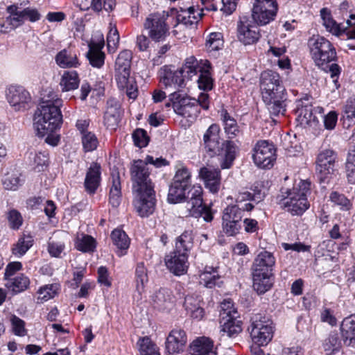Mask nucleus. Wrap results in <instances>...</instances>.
I'll return each mask as SVG.
<instances>
[{
    "label": "nucleus",
    "instance_id": "nucleus-1",
    "mask_svg": "<svg viewBox=\"0 0 355 355\" xmlns=\"http://www.w3.org/2000/svg\"><path fill=\"white\" fill-rule=\"evenodd\" d=\"M148 164L161 167L167 165L168 162L162 157L154 159L150 155H147L144 160L134 162L131 168L132 190L135 193L133 205L138 215L142 218L153 214L156 205L154 186L149 178Z\"/></svg>",
    "mask_w": 355,
    "mask_h": 355
},
{
    "label": "nucleus",
    "instance_id": "nucleus-2",
    "mask_svg": "<svg viewBox=\"0 0 355 355\" xmlns=\"http://www.w3.org/2000/svg\"><path fill=\"white\" fill-rule=\"evenodd\" d=\"M260 88L263 101L270 114H284L286 93L279 73L272 70L263 71L260 77Z\"/></svg>",
    "mask_w": 355,
    "mask_h": 355
},
{
    "label": "nucleus",
    "instance_id": "nucleus-3",
    "mask_svg": "<svg viewBox=\"0 0 355 355\" xmlns=\"http://www.w3.org/2000/svg\"><path fill=\"white\" fill-rule=\"evenodd\" d=\"M62 100L53 95L42 101L35 113L34 127L38 136L42 137L58 130L62 121L60 107Z\"/></svg>",
    "mask_w": 355,
    "mask_h": 355
},
{
    "label": "nucleus",
    "instance_id": "nucleus-4",
    "mask_svg": "<svg viewBox=\"0 0 355 355\" xmlns=\"http://www.w3.org/2000/svg\"><path fill=\"white\" fill-rule=\"evenodd\" d=\"M220 128L217 124H212L204 135L205 148L210 156H223L220 162L222 168H229L236 157V146L232 141L220 142Z\"/></svg>",
    "mask_w": 355,
    "mask_h": 355
},
{
    "label": "nucleus",
    "instance_id": "nucleus-5",
    "mask_svg": "<svg viewBox=\"0 0 355 355\" xmlns=\"http://www.w3.org/2000/svg\"><path fill=\"white\" fill-rule=\"evenodd\" d=\"M9 15L0 19V33H8L24 24L26 20L31 22L39 21L41 15L37 8L25 7V3H19L10 5L6 8Z\"/></svg>",
    "mask_w": 355,
    "mask_h": 355
},
{
    "label": "nucleus",
    "instance_id": "nucleus-6",
    "mask_svg": "<svg viewBox=\"0 0 355 355\" xmlns=\"http://www.w3.org/2000/svg\"><path fill=\"white\" fill-rule=\"evenodd\" d=\"M310 186L309 182L301 180L297 187L293 189H286L285 191L282 189L284 198L280 203L281 206L293 216L302 215L310 206L306 198L310 193Z\"/></svg>",
    "mask_w": 355,
    "mask_h": 355
},
{
    "label": "nucleus",
    "instance_id": "nucleus-7",
    "mask_svg": "<svg viewBox=\"0 0 355 355\" xmlns=\"http://www.w3.org/2000/svg\"><path fill=\"white\" fill-rule=\"evenodd\" d=\"M309 53L314 63L324 67L336 58V51L333 44L320 35H313L307 43Z\"/></svg>",
    "mask_w": 355,
    "mask_h": 355
},
{
    "label": "nucleus",
    "instance_id": "nucleus-8",
    "mask_svg": "<svg viewBox=\"0 0 355 355\" xmlns=\"http://www.w3.org/2000/svg\"><path fill=\"white\" fill-rule=\"evenodd\" d=\"M250 336L259 345H267L273 336L272 321L265 314L257 313L251 318Z\"/></svg>",
    "mask_w": 355,
    "mask_h": 355
},
{
    "label": "nucleus",
    "instance_id": "nucleus-9",
    "mask_svg": "<svg viewBox=\"0 0 355 355\" xmlns=\"http://www.w3.org/2000/svg\"><path fill=\"white\" fill-rule=\"evenodd\" d=\"M202 194V189L197 184L188 191L190 200L186 202V211L184 214L195 218L202 217L205 221L211 222L213 220V214L209 207L203 205Z\"/></svg>",
    "mask_w": 355,
    "mask_h": 355
},
{
    "label": "nucleus",
    "instance_id": "nucleus-10",
    "mask_svg": "<svg viewBox=\"0 0 355 355\" xmlns=\"http://www.w3.org/2000/svg\"><path fill=\"white\" fill-rule=\"evenodd\" d=\"M336 153L330 149L321 151L317 157L316 172L320 183L329 184L335 176Z\"/></svg>",
    "mask_w": 355,
    "mask_h": 355
},
{
    "label": "nucleus",
    "instance_id": "nucleus-11",
    "mask_svg": "<svg viewBox=\"0 0 355 355\" xmlns=\"http://www.w3.org/2000/svg\"><path fill=\"white\" fill-rule=\"evenodd\" d=\"M173 103L174 112L191 121L195 120L199 114L198 103L196 99L185 96L180 92H173L168 96Z\"/></svg>",
    "mask_w": 355,
    "mask_h": 355
},
{
    "label": "nucleus",
    "instance_id": "nucleus-12",
    "mask_svg": "<svg viewBox=\"0 0 355 355\" xmlns=\"http://www.w3.org/2000/svg\"><path fill=\"white\" fill-rule=\"evenodd\" d=\"M167 17L163 13H152L149 15L144 24L150 38L153 41L160 42L169 35V26L166 24Z\"/></svg>",
    "mask_w": 355,
    "mask_h": 355
},
{
    "label": "nucleus",
    "instance_id": "nucleus-13",
    "mask_svg": "<svg viewBox=\"0 0 355 355\" xmlns=\"http://www.w3.org/2000/svg\"><path fill=\"white\" fill-rule=\"evenodd\" d=\"M277 11L275 0H255L252 17L255 24L264 26L274 20Z\"/></svg>",
    "mask_w": 355,
    "mask_h": 355
},
{
    "label": "nucleus",
    "instance_id": "nucleus-14",
    "mask_svg": "<svg viewBox=\"0 0 355 355\" xmlns=\"http://www.w3.org/2000/svg\"><path fill=\"white\" fill-rule=\"evenodd\" d=\"M275 152V148L272 143L266 140L259 141L253 148V161L259 168H270L276 159Z\"/></svg>",
    "mask_w": 355,
    "mask_h": 355
},
{
    "label": "nucleus",
    "instance_id": "nucleus-15",
    "mask_svg": "<svg viewBox=\"0 0 355 355\" xmlns=\"http://www.w3.org/2000/svg\"><path fill=\"white\" fill-rule=\"evenodd\" d=\"M6 98L15 111H24L31 101L29 92L21 86L10 85L6 92Z\"/></svg>",
    "mask_w": 355,
    "mask_h": 355
},
{
    "label": "nucleus",
    "instance_id": "nucleus-16",
    "mask_svg": "<svg viewBox=\"0 0 355 355\" xmlns=\"http://www.w3.org/2000/svg\"><path fill=\"white\" fill-rule=\"evenodd\" d=\"M261 37L259 28L247 17H243L237 24V38L244 45L257 43Z\"/></svg>",
    "mask_w": 355,
    "mask_h": 355
},
{
    "label": "nucleus",
    "instance_id": "nucleus-17",
    "mask_svg": "<svg viewBox=\"0 0 355 355\" xmlns=\"http://www.w3.org/2000/svg\"><path fill=\"white\" fill-rule=\"evenodd\" d=\"M132 53L129 50L121 51L115 62V79L119 87L127 85L130 77Z\"/></svg>",
    "mask_w": 355,
    "mask_h": 355
},
{
    "label": "nucleus",
    "instance_id": "nucleus-18",
    "mask_svg": "<svg viewBox=\"0 0 355 355\" xmlns=\"http://www.w3.org/2000/svg\"><path fill=\"white\" fill-rule=\"evenodd\" d=\"M160 82L166 89L171 92H180L179 89L184 86V77L179 69L172 70L171 67L164 66L159 72Z\"/></svg>",
    "mask_w": 355,
    "mask_h": 355
},
{
    "label": "nucleus",
    "instance_id": "nucleus-19",
    "mask_svg": "<svg viewBox=\"0 0 355 355\" xmlns=\"http://www.w3.org/2000/svg\"><path fill=\"white\" fill-rule=\"evenodd\" d=\"M188 256L174 250L166 255L164 261L167 268L176 275H181L185 273L189 267Z\"/></svg>",
    "mask_w": 355,
    "mask_h": 355
},
{
    "label": "nucleus",
    "instance_id": "nucleus-20",
    "mask_svg": "<svg viewBox=\"0 0 355 355\" xmlns=\"http://www.w3.org/2000/svg\"><path fill=\"white\" fill-rule=\"evenodd\" d=\"M104 38L103 35L98 36V40H92L89 44V51L87 57L90 64L96 68H101L104 64L105 54L102 51L104 46Z\"/></svg>",
    "mask_w": 355,
    "mask_h": 355
},
{
    "label": "nucleus",
    "instance_id": "nucleus-21",
    "mask_svg": "<svg viewBox=\"0 0 355 355\" xmlns=\"http://www.w3.org/2000/svg\"><path fill=\"white\" fill-rule=\"evenodd\" d=\"M101 165L96 162H93L90 164L88 168L85 182H84V187L85 191L89 194H94L96 193L97 189L100 186L101 184Z\"/></svg>",
    "mask_w": 355,
    "mask_h": 355
},
{
    "label": "nucleus",
    "instance_id": "nucleus-22",
    "mask_svg": "<svg viewBox=\"0 0 355 355\" xmlns=\"http://www.w3.org/2000/svg\"><path fill=\"white\" fill-rule=\"evenodd\" d=\"M187 343V336L184 331L174 329L171 331L166 340V349L171 353H179L183 351Z\"/></svg>",
    "mask_w": 355,
    "mask_h": 355
},
{
    "label": "nucleus",
    "instance_id": "nucleus-23",
    "mask_svg": "<svg viewBox=\"0 0 355 355\" xmlns=\"http://www.w3.org/2000/svg\"><path fill=\"white\" fill-rule=\"evenodd\" d=\"M76 5L83 10L92 9L99 12L103 10L109 12L116 6V0H75Z\"/></svg>",
    "mask_w": 355,
    "mask_h": 355
},
{
    "label": "nucleus",
    "instance_id": "nucleus-24",
    "mask_svg": "<svg viewBox=\"0 0 355 355\" xmlns=\"http://www.w3.org/2000/svg\"><path fill=\"white\" fill-rule=\"evenodd\" d=\"M209 65L208 60H200V62L193 57L191 56L187 58L185 60L184 65L179 69L181 71L182 76L185 78H191L193 76L200 73L203 69H206V66Z\"/></svg>",
    "mask_w": 355,
    "mask_h": 355
},
{
    "label": "nucleus",
    "instance_id": "nucleus-25",
    "mask_svg": "<svg viewBox=\"0 0 355 355\" xmlns=\"http://www.w3.org/2000/svg\"><path fill=\"white\" fill-rule=\"evenodd\" d=\"M200 176L211 192L216 193L218 191L220 182L219 169L211 166L203 167L200 171Z\"/></svg>",
    "mask_w": 355,
    "mask_h": 355
},
{
    "label": "nucleus",
    "instance_id": "nucleus-26",
    "mask_svg": "<svg viewBox=\"0 0 355 355\" xmlns=\"http://www.w3.org/2000/svg\"><path fill=\"white\" fill-rule=\"evenodd\" d=\"M56 64L61 68H76L80 66L78 55L75 51L68 48L57 53L55 57Z\"/></svg>",
    "mask_w": 355,
    "mask_h": 355
},
{
    "label": "nucleus",
    "instance_id": "nucleus-27",
    "mask_svg": "<svg viewBox=\"0 0 355 355\" xmlns=\"http://www.w3.org/2000/svg\"><path fill=\"white\" fill-rule=\"evenodd\" d=\"M297 119L302 125H315L318 123V119L315 113L322 114L323 108L317 107L313 108L312 105H305L298 109Z\"/></svg>",
    "mask_w": 355,
    "mask_h": 355
},
{
    "label": "nucleus",
    "instance_id": "nucleus-28",
    "mask_svg": "<svg viewBox=\"0 0 355 355\" xmlns=\"http://www.w3.org/2000/svg\"><path fill=\"white\" fill-rule=\"evenodd\" d=\"M152 300L153 306L159 310H168L174 305L172 293L167 288H161L156 291L153 295Z\"/></svg>",
    "mask_w": 355,
    "mask_h": 355
},
{
    "label": "nucleus",
    "instance_id": "nucleus-29",
    "mask_svg": "<svg viewBox=\"0 0 355 355\" xmlns=\"http://www.w3.org/2000/svg\"><path fill=\"white\" fill-rule=\"evenodd\" d=\"M275 263V259L272 254L268 251H263L255 258L252 266V271L271 272Z\"/></svg>",
    "mask_w": 355,
    "mask_h": 355
},
{
    "label": "nucleus",
    "instance_id": "nucleus-30",
    "mask_svg": "<svg viewBox=\"0 0 355 355\" xmlns=\"http://www.w3.org/2000/svg\"><path fill=\"white\" fill-rule=\"evenodd\" d=\"M107 105L108 106L104 115V123L107 128L115 129L120 121V105L114 99L109 100Z\"/></svg>",
    "mask_w": 355,
    "mask_h": 355
},
{
    "label": "nucleus",
    "instance_id": "nucleus-31",
    "mask_svg": "<svg viewBox=\"0 0 355 355\" xmlns=\"http://www.w3.org/2000/svg\"><path fill=\"white\" fill-rule=\"evenodd\" d=\"M200 297L198 295H188L185 297V310L194 319L200 320L204 316V309L200 306Z\"/></svg>",
    "mask_w": 355,
    "mask_h": 355
},
{
    "label": "nucleus",
    "instance_id": "nucleus-32",
    "mask_svg": "<svg viewBox=\"0 0 355 355\" xmlns=\"http://www.w3.org/2000/svg\"><path fill=\"white\" fill-rule=\"evenodd\" d=\"M135 291L137 294L135 297L137 300L141 299L142 294L145 292V284L148 281V271L144 262H139L135 268Z\"/></svg>",
    "mask_w": 355,
    "mask_h": 355
},
{
    "label": "nucleus",
    "instance_id": "nucleus-33",
    "mask_svg": "<svg viewBox=\"0 0 355 355\" xmlns=\"http://www.w3.org/2000/svg\"><path fill=\"white\" fill-rule=\"evenodd\" d=\"M272 272H252L253 288L258 294H263L272 286Z\"/></svg>",
    "mask_w": 355,
    "mask_h": 355
},
{
    "label": "nucleus",
    "instance_id": "nucleus-34",
    "mask_svg": "<svg viewBox=\"0 0 355 355\" xmlns=\"http://www.w3.org/2000/svg\"><path fill=\"white\" fill-rule=\"evenodd\" d=\"M190 355H216L212 341L205 337L195 340L191 345Z\"/></svg>",
    "mask_w": 355,
    "mask_h": 355
},
{
    "label": "nucleus",
    "instance_id": "nucleus-35",
    "mask_svg": "<svg viewBox=\"0 0 355 355\" xmlns=\"http://www.w3.org/2000/svg\"><path fill=\"white\" fill-rule=\"evenodd\" d=\"M238 318L233 319L232 317H227V318L220 319L222 336L226 335L228 337H234L241 332V322Z\"/></svg>",
    "mask_w": 355,
    "mask_h": 355
},
{
    "label": "nucleus",
    "instance_id": "nucleus-36",
    "mask_svg": "<svg viewBox=\"0 0 355 355\" xmlns=\"http://www.w3.org/2000/svg\"><path fill=\"white\" fill-rule=\"evenodd\" d=\"M221 277L216 268L205 267V270L200 275V283L207 288H211L216 286H220L222 283Z\"/></svg>",
    "mask_w": 355,
    "mask_h": 355
},
{
    "label": "nucleus",
    "instance_id": "nucleus-37",
    "mask_svg": "<svg viewBox=\"0 0 355 355\" xmlns=\"http://www.w3.org/2000/svg\"><path fill=\"white\" fill-rule=\"evenodd\" d=\"M194 185L189 187H187L186 184L182 185L173 182L168 190V201L170 203L175 204L180 202L184 199H188V200H190V198H188V191Z\"/></svg>",
    "mask_w": 355,
    "mask_h": 355
},
{
    "label": "nucleus",
    "instance_id": "nucleus-38",
    "mask_svg": "<svg viewBox=\"0 0 355 355\" xmlns=\"http://www.w3.org/2000/svg\"><path fill=\"white\" fill-rule=\"evenodd\" d=\"M80 79L76 71H64L61 76L60 87L62 92H69L78 87Z\"/></svg>",
    "mask_w": 355,
    "mask_h": 355
},
{
    "label": "nucleus",
    "instance_id": "nucleus-39",
    "mask_svg": "<svg viewBox=\"0 0 355 355\" xmlns=\"http://www.w3.org/2000/svg\"><path fill=\"white\" fill-rule=\"evenodd\" d=\"M320 15L322 19V24L327 31L333 35L339 36L345 31V27L336 23L331 16L330 12L327 8H322L320 10Z\"/></svg>",
    "mask_w": 355,
    "mask_h": 355
},
{
    "label": "nucleus",
    "instance_id": "nucleus-40",
    "mask_svg": "<svg viewBox=\"0 0 355 355\" xmlns=\"http://www.w3.org/2000/svg\"><path fill=\"white\" fill-rule=\"evenodd\" d=\"M111 239L114 245L119 249V256L124 255L130 245V239L126 233L121 229H115L111 233Z\"/></svg>",
    "mask_w": 355,
    "mask_h": 355
},
{
    "label": "nucleus",
    "instance_id": "nucleus-41",
    "mask_svg": "<svg viewBox=\"0 0 355 355\" xmlns=\"http://www.w3.org/2000/svg\"><path fill=\"white\" fill-rule=\"evenodd\" d=\"M193 237L191 231H184L176 239L174 250L185 253L188 256L189 252L193 247Z\"/></svg>",
    "mask_w": 355,
    "mask_h": 355
},
{
    "label": "nucleus",
    "instance_id": "nucleus-42",
    "mask_svg": "<svg viewBox=\"0 0 355 355\" xmlns=\"http://www.w3.org/2000/svg\"><path fill=\"white\" fill-rule=\"evenodd\" d=\"M222 116L225 132L228 135V137L232 139L239 136L241 131L236 120L231 117L226 111L223 112Z\"/></svg>",
    "mask_w": 355,
    "mask_h": 355
},
{
    "label": "nucleus",
    "instance_id": "nucleus-43",
    "mask_svg": "<svg viewBox=\"0 0 355 355\" xmlns=\"http://www.w3.org/2000/svg\"><path fill=\"white\" fill-rule=\"evenodd\" d=\"M30 284L29 279L24 275H18L13 279H7L6 286L15 293H19L25 291Z\"/></svg>",
    "mask_w": 355,
    "mask_h": 355
},
{
    "label": "nucleus",
    "instance_id": "nucleus-44",
    "mask_svg": "<svg viewBox=\"0 0 355 355\" xmlns=\"http://www.w3.org/2000/svg\"><path fill=\"white\" fill-rule=\"evenodd\" d=\"M176 19L178 24L186 26H191L198 22V17L195 15L193 7H189L187 10L181 9L180 12L177 15Z\"/></svg>",
    "mask_w": 355,
    "mask_h": 355
},
{
    "label": "nucleus",
    "instance_id": "nucleus-45",
    "mask_svg": "<svg viewBox=\"0 0 355 355\" xmlns=\"http://www.w3.org/2000/svg\"><path fill=\"white\" fill-rule=\"evenodd\" d=\"M3 187L7 190H17L21 184L20 174L17 171H10L4 175L2 179Z\"/></svg>",
    "mask_w": 355,
    "mask_h": 355
},
{
    "label": "nucleus",
    "instance_id": "nucleus-46",
    "mask_svg": "<svg viewBox=\"0 0 355 355\" xmlns=\"http://www.w3.org/2000/svg\"><path fill=\"white\" fill-rule=\"evenodd\" d=\"M342 335L346 339H355V314L345 318L341 324Z\"/></svg>",
    "mask_w": 355,
    "mask_h": 355
},
{
    "label": "nucleus",
    "instance_id": "nucleus-47",
    "mask_svg": "<svg viewBox=\"0 0 355 355\" xmlns=\"http://www.w3.org/2000/svg\"><path fill=\"white\" fill-rule=\"evenodd\" d=\"M59 286L58 284L45 285L37 291V303H43L53 298L57 294Z\"/></svg>",
    "mask_w": 355,
    "mask_h": 355
},
{
    "label": "nucleus",
    "instance_id": "nucleus-48",
    "mask_svg": "<svg viewBox=\"0 0 355 355\" xmlns=\"http://www.w3.org/2000/svg\"><path fill=\"white\" fill-rule=\"evenodd\" d=\"M76 248L83 252H93L96 248V241L89 235H82L81 238L77 237Z\"/></svg>",
    "mask_w": 355,
    "mask_h": 355
},
{
    "label": "nucleus",
    "instance_id": "nucleus-49",
    "mask_svg": "<svg viewBox=\"0 0 355 355\" xmlns=\"http://www.w3.org/2000/svg\"><path fill=\"white\" fill-rule=\"evenodd\" d=\"M210 64L206 66L200 73L198 79V87L204 91H209L213 88V79L210 73Z\"/></svg>",
    "mask_w": 355,
    "mask_h": 355
},
{
    "label": "nucleus",
    "instance_id": "nucleus-50",
    "mask_svg": "<svg viewBox=\"0 0 355 355\" xmlns=\"http://www.w3.org/2000/svg\"><path fill=\"white\" fill-rule=\"evenodd\" d=\"M137 344L141 355H160L156 345L148 337L140 338Z\"/></svg>",
    "mask_w": 355,
    "mask_h": 355
},
{
    "label": "nucleus",
    "instance_id": "nucleus-51",
    "mask_svg": "<svg viewBox=\"0 0 355 355\" xmlns=\"http://www.w3.org/2000/svg\"><path fill=\"white\" fill-rule=\"evenodd\" d=\"M227 317H232L233 319L239 317V313L230 299L224 300L220 304V319L227 318Z\"/></svg>",
    "mask_w": 355,
    "mask_h": 355
},
{
    "label": "nucleus",
    "instance_id": "nucleus-52",
    "mask_svg": "<svg viewBox=\"0 0 355 355\" xmlns=\"http://www.w3.org/2000/svg\"><path fill=\"white\" fill-rule=\"evenodd\" d=\"M33 240L30 236L20 238L12 248V253L17 256L24 255L33 245Z\"/></svg>",
    "mask_w": 355,
    "mask_h": 355
},
{
    "label": "nucleus",
    "instance_id": "nucleus-53",
    "mask_svg": "<svg viewBox=\"0 0 355 355\" xmlns=\"http://www.w3.org/2000/svg\"><path fill=\"white\" fill-rule=\"evenodd\" d=\"M190 177L191 173L189 170L183 165H180L174 176L173 183L182 185L186 184L187 187H191L192 186L189 184Z\"/></svg>",
    "mask_w": 355,
    "mask_h": 355
},
{
    "label": "nucleus",
    "instance_id": "nucleus-54",
    "mask_svg": "<svg viewBox=\"0 0 355 355\" xmlns=\"http://www.w3.org/2000/svg\"><path fill=\"white\" fill-rule=\"evenodd\" d=\"M222 220L223 231L227 236H234L238 234L241 229V221H233L223 217Z\"/></svg>",
    "mask_w": 355,
    "mask_h": 355
},
{
    "label": "nucleus",
    "instance_id": "nucleus-55",
    "mask_svg": "<svg viewBox=\"0 0 355 355\" xmlns=\"http://www.w3.org/2000/svg\"><path fill=\"white\" fill-rule=\"evenodd\" d=\"M243 217V211L238 205L227 207L223 214V218L233 221H241Z\"/></svg>",
    "mask_w": 355,
    "mask_h": 355
},
{
    "label": "nucleus",
    "instance_id": "nucleus-56",
    "mask_svg": "<svg viewBox=\"0 0 355 355\" xmlns=\"http://www.w3.org/2000/svg\"><path fill=\"white\" fill-rule=\"evenodd\" d=\"M82 143L85 151L90 152L97 148L98 141L96 135L90 132L84 133L82 135Z\"/></svg>",
    "mask_w": 355,
    "mask_h": 355
},
{
    "label": "nucleus",
    "instance_id": "nucleus-57",
    "mask_svg": "<svg viewBox=\"0 0 355 355\" xmlns=\"http://www.w3.org/2000/svg\"><path fill=\"white\" fill-rule=\"evenodd\" d=\"M222 36L220 33H211L206 40V47L208 51L218 50L223 46Z\"/></svg>",
    "mask_w": 355,
    "mask_h": 355
},
{
    "label": "nucleus",
    "instance_id": "nucleus-58",
    "mask_svg": "<svg viewBox=\"0 0 355 355\" xmlns=\"http://www.w3.org/2000/svg\"><path fill=\"white\" fill-rule=\"evenodd\" d=\"M132 139L135 146L139 148L145 147L148 145L150 138L147 132L144 129L138 128L134 131Z\"/></svg>",
    "mask_w": 355,
    "mask_h": 355
},
{
    "label": "nucleus",
    "instance_id": "nucleus-59",
    "mask_svg": "<svg viewBox=\"0 0 355 355\" xmlns=\"http://www.w3.org/2000/svg\"><path fill=\"white\" fill-rule=\"evenodd\" d=\"M119 42V34L115 25L110 24V31L107 36V48L114 50Z\"/></svg>",
    "mask_w": 355,
    "mask_h": 355
},
{
    "label": "nucleus",
    "instance_id": "nucleus-60",
    "mask_svg": "<svg viewBox=\"0 0 355 355\" xmlns=\"http://www.w3.org/2000/svg\"><path fill=\"white\" fill-rule=\"evenodd\" d=\"M64 249V243L55 239H51L48 243V251L52 257H58Z\"/></svg>",
    "mask_w": 355,
    "mask_h": 355
},
{
    "label": "nucleus",
    "instance_id": "nucleus-61",
    "mask_svg": "<svg viewBox=\"0 0 355 355\" xmlns=\"http://www.w3.org/2000/svg\"><path fill=\"white\" fill-rule=\"evenodd\" d=\"M12 324V328L14 334L19 336H24L26 334L25 329V322L24 320L17 317L16 315H12L10 318Z\"/></svg>",
    "mask_w": 355,
    "mask_h": 355
},
{
    "label": "nucleus",
    "instance_id": "nucleus-62",
    "mask_svg": "<svg viewBox=\"0 0 355 355\" xmlns=\"http://www.w3.org/2000/svg\"><path fill=\"white\" fill-rule=\"evenodd\" d=\"M331 202L341 207L343 209L347 210L349 209L352 204L343 194L339 193L337 191H334L330 195Z\"/></svg>",
    "mask_w": 355,
    "mask_h": 355
},
{
    "label": "nucleus",
    "instance_id": "nucleus-63",
    "mask_svg": "<svg viewBox=\"0 0 355 355\" xmlns=\"http://www.w3.org/2000/svg\"><path fill=\"white\" fill-rule=\"evenodd\" d=\"M33 161L35 164V168L39 171H42L44 166H46L49 162L48 153L46 151L37 152L35 154Z\"/></svg>",
    "mask_w": 355,
    "mask_h": 355
},
{
    "label": "nucleus",
    "instance_id": "nucleus-64",
    "mask_svg": "<svg viewBox=\"0 0 355 355\" xmlns=\"http://www.w3.org/2000/svg\"><path fill=\"white\" fill-rule=\"evenodd\" d=\"M8 220L10 227L13 229H18L22 224V217L20 213L15 209L10 210L8 213Z\"/></svg>",
    "mask_w": 355,
    "mask_h": 355
}]
</instances>
